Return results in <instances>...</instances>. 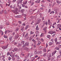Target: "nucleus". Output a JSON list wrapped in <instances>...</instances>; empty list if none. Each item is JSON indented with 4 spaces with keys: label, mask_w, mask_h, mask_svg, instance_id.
<instances>
[{
    "label": "nucleus",
    "mask_w": 61,
    "mask_h": 61,
    "mask_svg": "<svg viewBox=\"0 0 61 61\" xmlns=\"http://www.w3.org/2000/svg\"><path fill=\"white\" fill-rule=\"evenodd\" d=\"M47 57H48V60H53L54 59V58H53L51 59H50V58L51 57V53H48L47 54Z\"/></svg>",
    "instance_id": "1"
},
{
    "label": "nucleus",
    "mask_w": 61,
    "mask_h": 61,
    "mask_svg": "<svg viewBox=\"0 0 61 61\" xmlns=\"http://www.w3.org/2000/svg\"><path fill=\"white\" fill-rule=\"evenodd\" d=\"M10 54H9V52H8L7 54V55L8 56L9 55H10V56H11V57H13V52H11L10 53Z\"/></svg>",
    "instance_id": "2"
},
{
    "label": "nucleus",
    "mask_w": 61,
    "mask_h": 61,
    "mask_svg": "<svg viewBox=\"0 0 61 61\" xmlns=\"http://www.w3.org/2000/svg\"><path fill=\"white\" fill-rule=\"evenodd\" d=\"M29 3L30 4H31V5H33L35 3L34 2L31 0H30V1L29 2Z\"/></svg>",
    "instance_id": "3"
},
{
    "label": "nucleus",
    "mask_w": 61,
    "mask_h": 61,
    "mask_svg": "<svg viewBox=\"0 0 61 61\" xmlns=\"http://www.w3.org/2000/svg\"><path fill=\"white\" fill-rule=\"evenodd\" d=\"M36 44L37 46H38L41 44V42L39 41H38L36 42Z\"/></svg>",
    "instance_id": "4"
},
{
    "label": "nucleus",
    "mask_w": 61,
    "mask_h": 61,
    "mask_svg": "<svg viewBox=\"0 0 61 61\" xmlns=\"http://www.w3.org/2000/svg\"><path fill=\"white\" fill-rule=\"evenodd\" d=\"M56 33V32L54 31V32L52 31H50L49 32V34H54V33Z\"/></svg>",
    "instance_id": "5"
},
{
    "label": "nucleus",
    "mask_w": 61,
    "mask_h": 61,
    "mask_svg": "<svg viewBox=\"0 0 61 61\" xmlns=\"http://www.w3.org/2000/svg\"><path fill=\"white\" fill-rule=\"evenodd\" d=\"M7 46H3L2 47V48H3V49H5L6 48H7Z\"/></svg>",
    "instance_id": "6"
},
{
    "label": "nucleus",
    "mask_w": 61,
    "mask_h": 61,
    "mask_svg": "<svg viewBox=\"0 0 61 61\" xmlns=\"http://www.w3.org/2000/svg\"><path fill=\"white\" fill-rule=\"evenodd\" d=\"M15 18H20L22 17V15L15 16Z\"/></svg>",
    "instance_id": "7"
},
{
    "label": "nucleus",
    "mask_w": 61,
    "mask_h": 61,
    "mask_svg": "<svg viewBox=\"0 0 61 61\" xmlns=\"http://www.w3.org/2000/svg\"><path fill=\"white\" fill-rule=\"evenodd\" d=\"M26 46H28V42H26L25 43V45H24L23 46H24V47Z\"/></svg>",
    "instance_id": "8"
},
{
    "label": "nucleus",
    "mask_w": 61,
    "mask_h": 61,
    "mask_svg": "<svg viewBox=\"0 0 61 61\" xmlns=\"http://www.w3.org/2000/svg\"><path fill=\"white\" fill-rule=\"evenodd\" d=\"M35 3H39L40 2V0H38L35 1Z\"/></svg>",
    "instance_id": "9"
},
{
    "label": "nucleus",
    "mask_w": 61,
    "mask_h": 61,
    "mask_svg": "<svg viewBox=\"0 0 61 61\" xmlns=\"http://www.w3.org/2000/svg\"><path fill=\"white\" fill-rule=\"evenodd\" d=\"M48 22L49 24L50 25H51L52 23L50 22V20H48Z\"/></svg>",
    "instance_id": "10"
},
{
    "label": "nucleus",
    "mask_w": 61,
    "mask_h": 61,
    "mask_svg": "<svg viewBox=\"0 0 61 61\" xmlns=\"http://www.w3.org/2000/svg\"><path fill=\"white\" fill-rule=\"evenodd\" d=\"M56 52V51L53 52L52 53V56H53V55H54Z\"/></svg>",
    "instance_id": "11"
},
{
    "label": "nucleus",
    "mask_w": 61,
    "mask_h": 61,
    "mask_svg": "<svg viewBox=\"0 0 61 61\" xmlns=\"http://www.w3.org/2000/svg\"><path fill=\"white\" fill-rule=\"evenodd\" d=\"M23 1V0H19L18 1H17V2H19V3H21V4H22V1Z\"/></svg>",
    "instance_id": "12"
},
{
    "label": "nucleus",
    "mask_w": 61,
    "mask_h": 61,
    "mask_svg": "<svg viewBox=\"0 0 61 61\" xmlns=\"http://www.w3.org/2000/svg\"><path fill=\"white\" fill-rule=\"evenodd\" d=\"M56 2L57 4H61V2H60V1H59V0H56Z\"/></svg>",
    "instance_id": "13"
},
{
    "label": "nucleus",
    "mask_w": 61,
    "mask_h": 61,
    "mask_svg": "<svg viewBox=\"0 0 61 61\" xmlns=\"http://www.w3.org/2000/svg\"><path fill=\"white\" fill-rule=\"evenodd\" d=\"M15 56L17 57L18 59H19V56L17 55H16Z\"/></svg>",
    "instance_id": "14"
},
{
    "label": "nucleus",
    "mask_w": 61,
    "mask_h": 61,
    "mask_svg": "<svg viewBox=\"0 0 61 61\" xmlns=\"http://www.w3.org/2000/svg\"><path fill=\"white\" fill-rule=\"evenodd\" d=\"M25 50L26 51H29V50H30V49L28 48H25Z\"/></svg>",
    "instance_id": "15"
},
{
    "label": "nucleus",
    "mask_w": 61,
    "mask_h": 61,
    "mask_svg": "<svg viewBox=\"0 0 61 61\" xmlns=\"http://www.w3.org/2000/svg\"><path fill=\"white\" fill-rule=\"evenodd\" d=\"M36 30H39V28L38 27V25H37L36 26Z\"/></svg>",
    "instance_id": "16"
},
{
    "label": "nucleus",
    "mask_w": 61,
    "mask_h": 61,
    "mask_svg": "<svg viewBox=\"0 0 61 61\" xmlns=\"http://www.w3.org/2000/svg\"><path fill=\"white\" fill-rule=\"evenodd\" d=\"M43 51L44 52H46V48H45L43 49Z\"/></svg>",
    "instance_id": "17"
},
{
    "label": "nucleus",
    "mask_w": 61,
    "mask_h": 61,
    "mask_svg": "<svg viewBox=\"0 0 61 61\" xmlns=\"http://www.w3.org/2000/svg\"><path fill=\"white\" fill-rule=\"evenodd\" d=\"M53 42H49V46H51L52 45H53Z\"/></svg>",
    "instance_id": "18"
},
{
    "label": "nucleus",
    "mask_w": 61,
    "mask_h": 61,
    "mask_svg": "<svg viewBox=\"0 0 61 61\" xmlns=\"http://www.w3.org/2000/svg\"><path fill=\"white\" fill-rule=\"evenodd\" d=\"M4 11V10H2V11H1L0 12V14H3V12Z\"/></svg>",
    "instance_id": "19"
},
{
    "label": "nucleus",
    "mask_w": 61,
    "mask_h": 61,
    "mask_svg": "<svg viewBox=\"0 0 61 61\" xmlns=\"http://www.w3.org/2000/svg\"><path fill=\"white\" fill-rule=\"evenodd\" d=\"M8 32V33H9V32H10V31L8 30L7 31L6 30L5 32V34H6V33H7V32Z\"/></svg>",
    "instance_id": "20"
},
{
    "label": "nucleus",
    "mask_w": 61,
    "mask_h": 61,
    "mask_svg": "<svg viewBox=\"0 0 61 61\" xmlns=\"http://www.w3.org/2000/svg\"><path fill=\"white\" fill-rule=\"evenodd\" d=\"M35 59V58L34 57H32L31 58V61H34Z\"/></svg>",
    "instance_id": "21"
},
{
    "label": "nucleus",
    "mask_w": 61,
    "mask_h": 61,
    "mask_svg": "<svg viewBox=\"0 0 61 61\" xmlns=\"http://www.w3.org/2000/svg\"><path fill=\"white\" fill-rule=\"evenodd\" d=\"M61 57V55H59L57 56V58L59 59V58H60Z\"/></svg>",
    "instance_id": "22"
},
{
    "label": "nucleus",
    "mask_w": 61,
    "mask_h": 61,
    "mask_svg": "<svg viewBox=\"0 0 61 61\" xmlns=\"http://www.w3.org/2000/svg\"><path fill=\"white\" fill-rule=\"evenodd\" d=\"M55 12L54 11H51L50 13V14H54Z\"/></svg>",
    "instance_id": "23"
},
{
    "label": "nucleus",
    "mask_w": 61,
    "mask_h": 61,
    "mask_svg": "<svg viewBox=\"0 0 61 61\" xmlns=\"http://www.w3.org/2000/svg\"><path fill=\"white\" fill-rule=\"evenodd\" d=\"M43 30L44 31H45L46 32V28H45L43 29Z\"/></svg>",
    "instance_id": "24"
},
{
    "label": "nucleus",
    "mask_w": 61,
    "mask_h": 61,
    "mask_svg": "<svg viewBox=\"0 0 61 61\" xmlns=\"http://www.w3.org/2000/svg\"><path fill=\"white\" fill-rule=\"evenodd\" d=\"M44 33H42L41 35L40 36V37H42V36H44Z\"/></svg>",
    "instance_id": "25"
},
{
    "label": "nucleus",
    "mask_w": 61,
    "mask_h": 61,
    "mask_svg": "<svg viewBox=\"0 0 61 61\" xmlns=\"http://www.w3.org/2000/svg\"><path fill=\"white\" fill-rule=\"evenodd\" d=\"M43 47L42 46H40L39 47V49H43Z\"/></svg>",
    "instance_id": "26"
},
{
    "label": "nucleus",
    "mask_w": 61,
    "mask_h": 61,
    "mask_svg": "<svg viewBox=\"0 0 61 61\" xmlns=\"http://www.w3.org/2000/svg\"><path fill=\"white\" fill-rule=\"evenodd\" d=\"M21 43L23 45V44H24V43H25V41H21Z\"/></svg>",
    "instance_id": "27"
},
{
    "label": "nucleus",
    "mask_w": 61,
    "mask_h": 61,
    "mask_svg": "<svg viewBox=\"0 0 61 61\" xmlns=\"http://www.w3.org/2000/svg\"><path fill=\"white\" fill-rule=\"evenodd\" d=\"M57 25L59 27H61V25H60L58 24Z\"/></svg>",
    "instance_id": "28"
},
{
    "label": "nucleus",
    "mask_w": 61,
    "mask_h": 61,
    "mask_svg": "<svg viewBox=\"0 0 61 61\" xmlns=\"http://www.w3.org/2000/svg\"><path fill=\"white\" fill-rule=\"evenodd\" d=\"M35 55H38V52L37 53L36 51L35 52Z\"/></svg>",
    "instance_id": "29"
},
{
    "label": "nucleus",
    "mask_w": 61,
    "mask_h": 61,
    "mask_svg": "<svg viewBox=\"0 0 61 61\" xmlns=\"http://www.w3.org/2000/svg\"><path fill=\"white\" fill-rule=\"evenodd\" d=\"M41 53H42V51H39L38 52V54H41Z\"/></svg>",
    "instance_id": "30"
},
{
    "label": "nucleus",
    "mask_w": 61,
    "mask_h": 61,
    "mask_svg": "<svg viewBox=\"0 0 61 61\" xmlns=\"http://www.w3.org/2000/svg\"><path fill=\"white\" fill-rule=\"evenodd\" d=\"M18 11V9L16 8L15 9V12H17Z\"/></svg>",
    "instance_id": "31"
},
{
    "label": "nucleus",
    "mask_w": 61,
    "mask_h": 61,
    "mask_svg": "<svg viewBox=\"0 0 61 61\" xmlns=\"http://www.w3.org/2000/svg\"><path fill=\"white\" fill-rule=\"evenodd\" d=\"M55 49H56V50H59V48L58 47H56L55 48Z\"/></svg>",
    "instance_id": "32"
},
{
    "label": "nucleus",
    "mask_w": 61,
    "mask_h": 61,
    "mask_svg": "<svg viewBox=\"0 0 61 61\" xmlns=\"http://www.w3.org/2000/svg\"><path fill=\"white\" fill-rule=\"evenodd\" d=\"M28 55H27V56L25 57V58H27V57H28V56H29V54H28Z\"/></svg>",
    "instance_id": "33"
},
{
    "label": "nucleus",
    "mask_w": 61,
    "mask_h": 61,
    "mask_svg": "<svg viewBox=\"0 0 61 61\" xmlns=\"http://www.w3.org/2000/svg\"><path fill=\"white\" fill-rule=\"evenodd\" d=\"M4 37H5V38H7V37L6 36H5V35H4Z\"/></svg>",
    "instance_id": "34"
},
{
    "label": "nucleus",
    "mask_w": 61,
    "mask_h": 61,
    "mask_svg": "<svg viewBox=\"0 0 61 61\" xmlns=\"http://www.w3.org/2000/svg\"><path fill=\"white\" fill-rule=\"evenodd\" d=\"M12 37H13L12 36L10 37L9 38V39L10 40H11V39H12Z\"/></svg>",
    "instance_id": "35"
},
{
    "label": "nucleus",
    "mask_w": 61,
    "mask_h": 61,
    "mask_svg": "<svg viewBox=\"0 0 61 61\" xmlns=\"http://www.w3.org/2000/svg\"><path fill=\"white\" fill-rule=\"evenodd\" d=\"M51 36L50 35H48L47 36V37L49 38Z\"/></svg>",
    "instance_id": "36"
},
{
    "label": "nucleus",
    "mask_w": 61,
    "mask_h": 61,
    "mask_svg": "<svg viewBox=\"0 0 61 61\" xmlns=\"http://www.w3.org/2000/svg\"><path fill=\"white\" fill-rule=\"evenodd\" d=\"M46 56V53H44L43 55V56H44V57H45Z\"/></svg>",
    "instance_id": "37"
},
{
    "label": "nucleus",
    "mask_w": 61,
    "mask_h": 61,
    "mask_svg": "<svg viewBox=\"0 0 61 61\" xmlns=\"http://www.w3.org/2000/svg\"><path fill=\"white\" fill-rule=\"evenodd\" d=\"M51 26H52V27H53V28H55V26H53V25H51V26H50V28H51Z\"/></svg>",
    "instance_id": "38"
},
{
    "label": "nucleus",
    "mask_w": 61,
    "mask_h": 61,
    "mask_svg": "<svg viewBox=\"0 0 61 61\" xmlns=\"http://www.w3.org/2000/svg\"><path fill=\"white\" fill-rule=\"evenodd\" d=\"M4 13L5 14H7V13H6V11L5 10L4 11Z\"/></svg>",
    "instance_id": "39"
},
{
    "label": "nucleus",
    "mask_w": 61,
    "mask_h": 61,
    "mask_svg": "<svg viewBox=\"0 0 61 61\" xmlns=\"http://www.w3.org/2000/svg\"><path fill=\"white\" fill-rule=\"evenodd\" d=\"M4 42L3 41H2L0 42V43L1 44H4Z\"/></svg>",
    "instance_id": "40"
},
{
    "label": "nucleus",
    "mask_w": 61,
    "mask_h": 61,
    "mask_svg": "<svg viewBox=\"0 0 61 61\" xmlns=\"http://www.w3.org/2000/svg\"><path fill=\"white\" fill-rule=\"evenodd\" d=\"M32 41H33V42H35V43H36V41H35V40L34 39H33L32 40Z\"/></svg>",
    "instance_id": "41"
},
{
    "label": "nucleus",
    "mask_w": 61,
    "mask_h": 61,
    "mask_svg": "<svg viewBox=\"0 0 61 61\" xmlns=\"http://www.w3.org/2000/svg\"><path fill=\"white\" fill-rule=\"evenodd\" d=\"M24 11H25V9H22L21 10V11L23 13V12H24Z\"/></svg>",
    "instance_id": "42"
},
{
    "label": "nucleus",
    "mask_w": 61,
    "mask_h": 61,
    "mask_svg": "<svg viewBox=\"0 0 61 61\" xmlns=\"http://www.w3.org/2000/svg\"><path fill=\"white\" fill-rule=\"evenodd\" d=\"M19 30V28H17L15 30L16 31H18Z\"/></svg>",
    "instance_id": "43"
},
{
    "label": "nucleus",
    "mask_w": 61,
    "mask_h": 61,
    "mask_svg": "<svg viewBox=\"0 0 61 61\" xmlns=\"http://www.w3.org/2000/svg\"><path fill=\"white\" fill-rule=\"evenodd\" d=\"M34 33L33 32V31H31L30 32V35H31V34H34Z\"/></svg>",
    "instance_id": "44"
},
{
    "label": "nucleus",
    "mask_w": 61,
    "mask_h": 61,
    "mask_svg": "<svg viewBox=\"0 0 61 61\" xmlns=\"http://www.w3.org/2000/svg\"><path fill=\"white\" fill-rule=\"evenodd\" d=\"M5 55H3L2 56V57H3V58H5Z\"/></svg>",
    "instance_id": "45"
},
{
    "label": "nucleus",
    "mask_w": 61,
    "mask_h": 61,
    "mask_svg": "<svg viewBox=\"0 0 61 61\" xmlns=\"http://www.w3.org/2000/svg\"><path fill=\"white\" fill-rule=\"evenodd\" d=\"M32 11H33V10H32L31 9L30 10L29 12H30V13H31V12H32Z\"/></svg>",
    "instance_id": "46"
},
{
    "label": "nucleus",
    "mask_w": 61,
    "mask_h": 61,
    "mask_svg": "<svg viewBox=\"0 0 61 61\" xmlns=\"http://www.w3.org/2000/svg\"><path fill=\"white\" fill-rule=\"evenodd\" d=\"M0 28H1V29H2L3 28V26H2V25H1L0 26Z\"/></svg>",
    "instance_id": "47"
},
{
    "label": "nucleus",
    "mask_w": 61,
    "mask_h": 61,
    "mask_svg": "<svg viewBox=\"0 0 61 61\" xmlns=\"http://www.w3.org/2000/svg\"><path fill=\"white\" fill-rule=\"evenodd\" d=\"M19 2H18L17 3V6L18 7H19Z\"/></svg>",
    "instance_id": "48"
},
{
    "label": "nucleus",
    "mask_w": 61,
    "mask_h": 61,
    "mask_svg": "<svg viewBox=\"0 0 61 61\" xmlns=\"http://www.w3.org/2000/svg\"><path fill=\"white\" fill-rule=\"evenodd\" d=\"M48 13H50L51 12V10L49 9L48 11Z\"/></svg>",
    "instance_id": "49"
},
{
    "label": "nucleus",
    "mask_w": 61,
    "mask_h": 61,
    "mask_svg": "<svg viewBox=\"0 0 61 61\" xmlns=\"http://www.w3.org/2000/svg\"><path fill=\"white\" fill-rule=\"evenodd\" d=\"M28 36V33H27L25 36V37H27Z\"/></svg>",
    "instance_id": "50"
},
{
    "label": "nucleus",
    "mask_w": 61,
    "mask_h": 61,
    "mask_svg": "<svg viewBox=\"0 0 61 61\" xmlns=\"http://www.w3.org/2000/svg\"><path fill=\"white\" fill-rule=\"evenodd\" d=\"M8 59L9 60H10L11 59V58L9 57L8 58Z\"/></svg>",
    "instance_id": "51"
},
{
    "label": "nucleus",
    "mask_w": 61,
    "mask_h": 61,
    "mask_svg": "<svg viewBox=\"0 0 61 61\" xmlns=\"http://www.w3.org/2000/svg\"><path fill=\"white\" fill-rule=\"evenodd\" d=\"M12 8H13L14 9L15 8V6L14 5L12 7Z\"/></svg>",
    "instance_id": "52"
},
{
    "label": "nucleus",
    "mask_w": 61,
    "mask_h": 61,
    "mask_svg": "<svg viewBox=\"0 0 61 61\" xmlns=\"http://www.w3.org/2000/svg\"><path fill=\"white\" fill-rule=\"evenodd\" d=\"M40 40L41 41H42V42L44 41V40L42 38H41Z\"/></svg>",
    "instance_id": "53"
},
{
    "label": "nucleus",
    "mask_w": 61,
    "mask_h": 61,
    "mask_svg": "<svg viewBox=\"0 0 61 61\" xmlns=\"http://www.w3.org/2000/svg\"><path fill=\"white\" fill-rule=\"evenodd\" d=\"M18 23H19V24H21V22L20 21H18Z\"/></svg>",
    "instance_id": "54"
},
{
    "label": "nucleus",
    "mask_w": 61,
    "mask_h": 61,
    "mask_svg": "<svg viewBox=\"0 0 61 61\" xmlns=\"http://www.w3.org/2000/svg\"><path fill=\"white\" fill-rule=\"evenodd\" d=\"M27 1H26L24 3V5H25L26 4V3H27Z\"/></svg>",
    "instance_id": "55"
},
{
    "label": "nucleus",
    "mask_w": 61,
    "mask_h": 61,
    "mask_svg": "<svg viewBox=\"0 0 61 61\" xmlns=\"http://www.w3.org/2000/svg\"><path fill=\"white\" fill-rule=\"evenodd\" d=\"M22 7H25V5H22Z\"/></svg>",
    "instance_id": "56"
},
{
    "label": "nucleus",
    "mask_w": 61,
    "mask_h": 61,
    "mask_svg": "<svg viewBox=\"0 0 61 61\" xmlns=\"http://www.w3.org/2000/svg\"><path fill=\"white\" fill-rule=\"evenodd\" d=\"M14 50H15V51H16L17 50V48H15Z\"/></svg>",
    "instance_id": "57"
},
{
    "label": "nucleus",
    "mask_w": 61,
    "mask_h": 61,
    "mask_svg": "<svg viewBox=\"0 0 61 61\" xmlns=\"http://www.w3.org/2000/svg\"><path fill=\"white\" fill-rule=\"evenodd\" d=\"M58 47H59V48H61V45H58Z\"/></svg>",
    "instance_id": "58"
},
{
    "label": "nucleus",
    "mask_w": 61,
    "mask_h": 61,
    "mask_svg": "<svg viewBox=\"0 0 61 61\" xmlns=\"http://www.w3.org/2000/svg\"><path fill=\"white\" fill-rule=\"evenodd\" d=\"M56 25V22H55L53 24V25Z\"/></svg>",
    "instance_id": "59"
},
{
    "label": "nucleus",
    "mask_w": 61,
    "mask_h": 61,
    "mask_svg": "<svg viewBox=\"0 0 61 61\" xmlns=\"http://www.w3.org/2000/svg\"><path fill=\"white\" fill-rule=\"evenodd\" d=\"M0 6L1 8H3V5H0Z\"/></svg>",
    "instance_id": "60"
},
{
    "label": "nucleus",
    "mask_w": 61,
    "mask_h": 61,
    "mask_svg": "<svg viewBox=\"0 0 61 61\" xmlns=\"http://www.w3.org/2000/svg\"><path fill=\"white\" fill-rule=\"evenodd\" d=\"M37 57H38V56H37V55L35 56V58H36Z\"/></svg>",
    "instance_id": "61"
},
{
    "label": "nucleus",
    "mask_w": 61,
    "mask_h": 61,
    "mask_svg": "<svg viewBox=\"0 0 61 61\" xmlns=\"http://www.w3.org/2000/svg\"><path fill=\"white\" fill-rule=\"evenodd\" d=\"M55 41L56 42V41H57V38H55Z\"/></svg>",
    "instance_id": "62"
},
{
    "label": "nucleus",
    "mask_w": 61,
    "mask_h": 61,
    "mask_svg": "<svg viewBox=\"0 0 61 61\" xmlns=\"http://www.w3.org/2000/svg\"><path fill=\"white\" fill-rule=\"evenodd\" d=\"M36 34H38V33H39L38 31H36Z\"/></svg>",
    "instance_id": "63"
},
{
    "label": "nucleus",
    "mask_w": 61,
    "mask_h": 61,
    "mask_svg": "<svg viewBox=\"0 0 61 61\" xmlns=\"http://www.w3.org/2000/svg\"><path fill=\"white\" fill-rule=\"evenodd\" d=\"M59 52L60 54L61 55V50H60Z\"/></svg>",
    "instance_id": "64"
}]
</instances>
